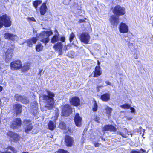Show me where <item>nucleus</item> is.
Wrapping results in <instances>:
<instances>
[{"instance_id":"obj_16","label":"nucleus","mask_w":153,"mask_h":153,"mask_svg":"<svg viewBox=\"0 0 153 153\" xmlns=\"http://www.w3.org/2000/svg\"><path fill=\"white\" fill-rule=\"evenodd\" d=\"M74 121L75 124L77 127L81 126L82 124V118L78 114H76L75 116Z\"/></svg>"},{"instance_id":"obj_60","label":"nucleus","mask_w":153,"mask_h":153,"mask_svg":"<svg viewBox=\"0 0 153 153\" xmlns=\"http://www.w3.org/2000/svg\"><path fill=\"white\" fill-rule=\"evenodd\" d=\"M143 131H144V132L145 131V130L143 129Z\"/></svg>"},{"instance_id":"obj_25","label":"nucleus","mask_w":153,"mask_h":153,"mask_svg":"<svg viewBox=\"0 0 153 153\" xmlns=\"http://www.w3.org/2000/svg\"><path fill=\"white\" fill-rule=\"evenodd\" d=\"M122 131V132H118V134L121 135L123 137H128V134L127 129L126 128H124L123 129Z\"/></svg>"},{"instance_id":"obj_45","label":"nucleus","mask_w":153,"mask_h":153,"mask_svg":"<svg viewBox=\"0 0 153 153\" xmlns=\"http://www.w3.org/2000/svg\"><path fill=\"white\" fill-rule=\"evenodd\" d=\"M105 83L108 85H111V84L109 81H106L105 82Z\"/></svg>"},{"instance_id":"obj_19","label":"nucleus","mask_w":153,"mask_h":153,"mask_svg":"<svg viewBox=\"0 0 153 153\" xmlns=\"http://www.w3.org/2000/svg\"><path fill=\"white\" fill-rule=\"evenodd\" d=\"M59 127L61 129L65 130L67 133L71 132L70 130L69 129L68 127H67L65 123L63 122H61L60 123Z\"/></svg>"},{"instance_id":"obj_44","label":"nucleus","mask_w":153,"mask_h":153,"mask_svg":"<svg viewBox=\"0 0 153 153\" xmlns=\"http://www.w3.org/2000/svg\"><path fill=\"white\" fill-rule=\"evenodd\" d=\"M29 20L31 21H36L35 19L33 17L29 18Z\"/></svg>"},{"instance_id":"obj_46","label":"nucleus","mask_w":153,"mask_h":153,"mask_svg":"<svg viewBox=\"0 0 153 153\" xmlns=\"http://www.w3.org/2000/svg\"><path fill=\"white\" fill-rule=\"evenodd\" d=\"M103 86H98L97 87V91H99V88H100L102 87H103Z\"/></svg>"},{"instance_id":"obj_8","label":"nucleus","mask_w":153,"mask_h":153,"mask_svg":"<svg viewBox=\"0 0 153 153\" xmlns=\"http://www.w3.org/2000/svg\"><path fill=\"white\" fill-rule=\"evenodd\" d=\"M90 39V36L87 33H83L81 34L80 37V39L82 42L85 44H88Z\"/></svg>"},{"instance_id":"obj_43","label":"nucleus","mask_w":153,"mask_h":153,"mask_svg":"<svg viewBox=\"0 0 153 153\" xmlns=\"http://www.w3.org/2000/svg\"><path fill=\"white\" fill-rule=\"evenodd\" d=\"M94 121L97 122H100V118L99 117H97L96 116L94 117Z\"/></svg>"},{"instance_id":"obj_21","label":"nucleus","mask_w":153,"mask_h":153,"mask_svg":"<svg viewBox=\"0 0 153 153\" xmlns=\"http://www.w3.org/2000/svg\"><path fill=\"white\" fill-rule=\"evenodd\" d=\"M14 112L16 114H18L21 113L22 111V106L20 104H17L13 106Z\"/></svg>"},{"instance_id":"obj_28","label":"nucleus","mask_w":153,"mask_h":153,"mask_svg":"<svg viewBox=\"0 0 153 153\" xmlns=\"http://www.w3.org/2000/svg\"><path fill=\"white\" fill-rule=\"evenodd\" d=\"M10 150L12 151L14 153H16L17 152L16 150L13 147L11 146L8 147L7 149V151L5 152H1L0 151V153H11L10 152L8 151Z\"/></svg>"},{"instance_id":"obj_27","label":"nucleus","mask_w":153,"mask_h":153,"mask_svg":"<svg viewBox=\"0 0 153 153\" xmlns=\"http://www.w3.org/2000/svg\"><path fill=\"white\" fill-rule=\"evenodd\" d=\"M56 31L57 33H56L55 35L53 36L51 40V42L52 43H54L59 40L58 33L56 30Z\"/></svg>"},{"instance_id":"obj_39","label":"nucleus","mask_w":153,"mask_h":153,"mask_svg":"<svg viewBox=\"0 0 153 153\" xmlns=\"http://www.w3.org/2000/svg\"><path fill=\"white\" fill-rule=\"evenodd\" d=\"M122 108L124 109H128L129 108L130 106L128 104H126L120 106Z\"/></svg>"},{"instance_id":"obj_40","label":"nucleus","mask_w":153,"mask_h":153,"mask_svg":"<svg viewBox=\"0 0 153 153\" xmlns=\"http://www.w3.org/2000/svg\"><path fill=\"white\" fill-rule=\"evenodd\" d=\"M30 68L29 66L27 65H24L22 68V70L24 71H25L29 69Z\"/></svg>"},{"instance_id":"obj_32","label":"nucleus","mask_w":153,"mask_h":153,"mask_svg":"<svg viewBox=\"0 0 153 153\" xmlns=\"http://www.w3.org/2000/svg\"><path fill=\"white\" fill-rule=\"evenodd\" d=\"M36 49L37 51H40L43 49V46L41 44H38L36 46Z\"/></svg>"},{"instance_id":"obj_53","label":"nucleus","mask_w":153,"mask_h":153,"mask_svg":"<svg viewBox=\"0 0 153 153\" xmlns=\"http://www.w3.org/2000/svg\"><path fill=\"white\" fill-rule=\"evenodd\" d=\"M131 45H132V44H130V43H129V44H128V46L129 47H130L131 46Z\"/></svg>"},{"instance_id":"obj_54","label":"nucleus","mask_w":153,"mask_h":153,"mask_svg":"<svg viewBox=\"0 0 153 153\" xmlns=\"http://www.w3.org/2000/svg\"><path fill=\"white\" fill-rule=\"evenodd\" d=\"M97 64L98 65V66H99V65H100V63L98 60H97Z\"/></svg>"},{"instance_id":"obj_49","label":"nucleus","mask_w":153,"mask_h":153,"mask_svg":"<svg viewBox=\"0 0 153 153\" xmlns=\"http://www.w3.org/2000/svg\"><path fill=\"white\" fill-rule=\"evenodd\" d=\"M94 145L95 147H97L99 146V144L98 143H94Z\"/></svg>"},{"instance_id":"obj_1","label":"nucleus","mask_w":153,"mask_h":153,"mask_svg":"<svg viewBox=\"0 0 153 153\" xmlns=\"http://www.w3.org/2000/svg\"><path fill=\"white\" fill-rule=\"evenodd\" d=\"M48 95H42L39 97V100H43L46 101V105L41 106V111H42L47 110V109H51L54 106V101L53 97L55 95L54 93L49 91H47Z\"/></svg>"},{"instance_id":"obj_23","label":"nucleus","mask_w":153,"mask_h":153,"mask_svg":"<svg viewBox=\"0 0 153 153\" xmlns=\"http://www.w3.org/2000/svg\"><path fill=\"white\" fill-rule=\"evenodd\" d=\"M47 9V7L46 6V4L45 3H43L40 7V10L41 15H44Z\"/></svg>"},{"instance_id":"obj_13","label":"nucleus","mask_w":153,"mask_h":153,"mask_svg":"<svg viewBox=\"0 0 153 153\" xmlns=\"http://www.w3.org/2000/svg\"><path fill=\"white\" fill-rule=\"evenodd\" d=\"M69 100L71 104L74 106H77L80 105V100L77 97H73Z\"/></svg>"},{"instance_id":"obj_47","label":"nucleus","mask_w":153,"mask_h":153,"mask_svg":"<svg viewBox=\"0 0 153 153\" xmlns=\"http://www.w3.org/2000/svg\"><path fill=\"white\" fill-rule=\"evenodd\" d=\"M85 20L84 19H80L79 21V23H81L85 22Z\"/></svg>"},{"instance_id":"obj_11","label":"nucleus","mask_w":153,"mask_h":153,"mask_svg":"<svg viewBox=\"0 0 153 153\" xmlns=\"http://www.w3.org/2000/svg\"><path fill=\"white\" fill-rule=\"evenodd\" d=\"M21 124V121L20 118H16L13 122L10 127L11 128L16 129L20 128Z\"/></svg>"},{"instance_id":"obj_6","label":"nucleus","mask_w":153,"mask_h":153,"mask_svg":"<svg viewBox=\"0 0 153 153\" xmlns=\"http://www.w3.org/2000/svg\"><path fill=\"white\" fill-rule=\"evenodd\" d=\"M22 67V63L20 60L15 61L10 63L11 68L12 70H16L20 69Z\"/></svg>"},{"instance_id":"obj_64","label":"nucleus","mask_w":153,"mask_h":153,"mask_svg":"<svg viewBox=\"0 0 153 153\" xmlns=\"http://www.w3.org/2000/svg\"><path fill=\"white\" fill-rule=\"evenodd\" d=\"M148 153V152H146V153Z\"/></svg>"},{"instance_id":"obj_24","label":"nucleus","mask_w":153,"mask_h":153,"mask_svg":"<svg viewBox=\"0 0 153 153\" xmlns=\"http://www.w3.org/2000/svg\"><path fill=\"white\" fill-rule=\"evenodd\" d=\"M101 99L103 101H107L110 98V94L108 93H106L102 95L100 97Z\"/></svg>"},{"instance_id":"obj_20","label":"nucleus","mask_w":153,"mask_h":153,"mask_svg":"<svg viewBox=\"0 0 153 153\" xmlns=\"http://www.w3.org/2000/svg\"><path fill=\"white\" fill-rule=\"evenodd\" d=\"M100 69V66H96L95 67V71H93L94 77H97L101 75L102 71H101Z\"/></svg>"},{"instance_id":"obj_58","label":"nucleus","mask_w":153,"mask_h":153,"mask_svg":"<svg viewBox=\"0 0 153 153\" xmlns=\"http://www.w3.org/2000/svg\"><path fill=\"white\" fill-rule=\"evenodd\" d=\"M135 58L137 59V57H136V58Z\"/></svg>"},{"instance_id":"obj_51","label":"nucleus","mask_w":153,"mask_h":153,"mask_svg":"<svg viewBox=\"0 0 153 153\" xmlns=\"http://www.w3.org/2000/svg\"><path fill=\"white\" fill-rule=\"evenodd\" d=\"M2 89H3V87L1 86H0V92H1V91H2Z\"/></svg>"},{"instance_id":"obj_57","label":"nucleus","mask_w":153,"mask_h":153,"mask_svg":"<svg viewBox=\"0 0 153 153\" xmlns=\"http://www.w3.org/2000/svg\"><path fill=\"white\" fill-rule=\"evenodd\" d=\"M8 0H6V1H8Z\"/></svg>"},{"instance_id":"obj_3","label":"nucleus","mask_w":153,"mask_h":153,"mask_svg":"<svg viewBox=\"0 0 153 153\" xmlns=\"http://www.w3.org/2000/svg\"><path fill=\"white\" fill-rule=\"evenodd\" d=\"M113 12L118 16L124 15L126 13L125 8L119 5H117L114 8Z\"/></svg>"},{"instance_id":"obj_10","label":"nucleus","mask_w":153,"mask_h":153,"mask_svg":"<svg viewBox=\"0 0 153 153\" xmlns=\"http://www.w3.org/2000/svg\"><path fill=\"white\" fill-rule=\"evenodd\" d=\"M23 123L24 124V127L26 132H28L33 128V127L31 125L32 123L30 120H25L23 122Z\"/></svg>"},{"instance_id":"obj_26","label":"nucleus","mask_w":153,"mask_h":153,"mask_svg":"<svg viewBox=\"0 0 153 153\" xmlns=\"http://www.w3.org/2000/svg\"><path fill=\"white\" fill-rule=\"evenodd\" d=\"M55 121H54L55 122H54L53 121H50L49 122L48 126L49 129L51 130H53L56 127V124Z\"/></svg>"},{"instance_id":"obj_5","label":"nucleus","mask_w":153,"mask_h":153,"mask_svg":"<svg viewBox=\"0 0 153 153\" xmlns=\"http://www.w3.org/2000/svg\"><path fill=\"white\" fill-rule=\"evenodd\" d=\"M4 36L5 39L11 40L14 42L17 41L19 38L16 35L8 32L5 33Z\"/></svg>"},{"instance_id":"obj_30","label":"nucleus","mask_w":153,"mask_h":153,"mask_svg":"<svg viewBox=\"0 0 153 153\" xmlns=\"http://www.w3.org/2000/svg\"><path fill=\"white\" fill-rule=\"evenodd\" d=\"M42 2L41 0H36L33 2V4L35 8H37L38 6Z\"/></svg>"},{"instance_id":"obj_33","label":"nucleus","mask_w":153,"mask_h":153,"mask_svg":"<svg viewBox=\"0 0 153 153\" xmlns=\"http://www.w3.org/2000/svg\"><path fill=\"white\" fill-rule=\"evenodd\" d=\"M15 98L16 101L21 102L22 99L23 98V97L18 94H16L15 96Z\"/></svg>"},{"instance_id":"obj_63","label":"nucleus","mask_w":153,"mask_h":153,"mask_svg":"<svg viewBox=\"0 0 153 153\" xmlns=\"http://www.w3.org/2000/svg\"><path fill=\"white\" fill-rule=\"evenodd\" d=\"M41 72V71H40V73Z\"/></svg>"},{"instance_id":"obj_41","label":"nucleus","mask_w":153,"mask_h":153,"mask_svg":"<svg viewBox=\"0 0 153 153\" xmlns=\"http://www.w3.org/2000/svg\"><path fill=\"white\" fill-rule=\"evenodd\" d=\"M55 153H69V152L66 150L62 149H60L57 152H55Z\"/></svg>"},{"instance_id":"obj_50","label":"nucleus","mask_w":153,"mask_h":153,"mask_svg":"<svg viewBox=\"0 0 153 153\" xmlns=\"http://www.w3.org/2000/svg\"><path fill=\"white\" fill-rule=\"evenodd\" d=\"M131 112H134V111H135V109H134L133 108H131Z\"/></svg>"},{"instance_id":"obj_42","label":"nucleus","mask_w":153,"mask_h":153,"mask_svg":"<svg viewBox=\"0 0 153 153\" xmlns=\"http://www.w3.org/2000/svg\"><path fill=\"white\" fill-rule=\"evenodd\" d=\"M14 133H13V132L11 131H9L7 133H6L7 135L11 137H12L13 134Z\"/></svg>"},{"instance_id":"obj_7","label":"nucleus","mask_w":153,"mask_h":153,"mask_svg":"<svg viewBox=\"0 0 153 153\" xmlns=\"http://www.w3.org/2000/svg\"><path fill=\"white\" fill-rule=\"evenodd\" d=\"M13 50L10 48H9L7 49L5 53V59L6 62H8L10 60L13 56Z\"/></svg>"},{"instance_id":"obj_62","label":"nucleus","mask_w":153,"mask_h":153,"mask_svg":"<svg viewBox=\"0 0 153 153\" xmlns=\"http://www.w3.org/2000/svg\"><path fill=\"white\" fill-rule=\"evenodd\" d=\"M143 135H142V136H143V137L144 138V137H143Z\"/></svg>"},{"instance_id":"obj_48","label":"nucleus","mask_w":153,"mask_h":153,"mask_svg":"<svg viewBox=\"0 0 153 153\" xmlns=\"http://www.w3.org/2000/svg\"><path fill=\"white\" fill-rule=\"evenodd\" d=\"M131 153H141L137 151H132Z\"/></svg>"},{"instance_id":"obj_17","label":"nucleus","mask_w":153,"mask_h":153,"mask_svg":"<svg viewBox=\"0 0 153 153\" xmlns=\"http://www.w3.org/2000/svg\"><path fill=\"white\" fill-rule=\"evenodd\" d=\"M65 142L67 146H71L72 145L74 140L71 137L66 135L65 138Z\"/></svg>"},{"instance_id":"obj_9","label":"nucleus","mask_w":153,"mask_h":153,"mask_svg":"<svg viewBox=\"0 0 153 153\" xmlns=\"http://www.w3.org/2000/svg\"><path fill=\"white\" fill-rule=\"evenodd\" d=\"M31 113L33 115L37 117L38 113V104L36 101H33L31 104Z\"/></svg>"},{"instance_id":"obj_52","label":"nucleus","mask_w":153,"mask_h":153,"mask_svg":"<svg viewBox=\"0 0 153 153\" xmlns=\"http://www.w3.org/2000/svg\"><path fill=\"white\" fill-rule=\"evenodd\" d=\"M141 150L143 152H146V151L145 150H144V149H141Z\"/></svg>"},{"instance_id":"obj_34","label":"nucleus","mask_w":153,"mask_h":153,"mask_svg":"<svg viewBox=\"0 0 153 153\" xmlns=\"http://www.w3.org/2000/svg\"><path fill=\"white\" fill-rule=\"evenodd\" d=\"M16 141H18L20 139V137L17 134L14 133L12 137Z\"/></svg>"},{"instance_id":"obj_15","label":"nucleus","mask_w":153,"mask_h":153,"mask_svg":"<svg viewBox=\"0 0 153 153\" xmlns=\"http://www.w3.org/2000/svg\"><path fill=\"white\" fill-rule=\"evenodd\" d=\"M119 29L120 32L122 33H127L128 31L127 25L125 23H121L120 24Z\"/></svg>"},{"instance_id":"obj_55","label":"nucleus","mask_w":153,"mask_h":153,"mask_svg":"<svg viewBox=\"0 0 153 153\" xmlns=\"http://www.w3.org/2000/svg\"><path fill=\"white\" fill-rule=\"evenodd\" d=\"M127 119L128 120H131V118L130 117H128Z\"/></svg>"},{"instance_id":"obj_36","label":"nucleus","mask_w":153,"mask_h":153,"mask_svg":"<svg viewBox=\"0 0 153 153\" xmlns=\"http://www.w3.org/2000/svg\"><path fill=\"white\" fill-rule=\"evenodd\" d=\"M55 116H54V121H56V120L57 119L58 116L59 114V111L58 109L56 108L55 110Z\"/></svg>"},{"instance_id":"obj_61","label":"nucleus","mask_w":153,"mask_h":153,"mask_svg":"<svg viewBox=\"0 0 153 153\" xmlns=\"http://www.w3.org/2000/svg\"><path fill=\"white\" fill-rule=\"evenodd\" d=\"M140 129H142V127H140Z\"/></svg>"},{"instance_id":"obj_12","label":"nucleus","mask_w":153,"mask_h":153,"mask_svg":"<svg viewBox=\"0 0 153 153\" xmlns=\"http://www.w3.org/2000/svg\"><path fill=\"white\" fill-rule=\"evenodd\" d=\"M65 45L63 44L61 42H59L54 45L53 48L55 51L59 52V55H61L62 50H64L63 48Z\"/></svg>"},{"instance_id":"obj_59","label":"nucleus","mask_w":153,"mask_h":153,"mask_svg":"<svg viewBox=\"0 0 153 153\" xmlns=\"http://www.w3.org/2000/svg\"><path fill=\"white\" fill-rule=\"evenodd\" d=\"M135 58L137 59V57H136V58Z\"/></svg>"},{"instance_id":"obj_56","label":"nucleus","mask_w":153,"mask_h":153,"mask_svg":"<svg viewBox=\"0 0 153 153\" xmlns=\"http://www.w3.org/2000/svg\"><path fill=\"white\" fill-rule=\"evenodd\" d=\"M22 153H28L27 152H23Z\"/></svg>"},{"instance_id":"obj_22","label":"nucleus","mask_w":153,"mask_h":153,"mask_svg":"<svg viewBox=\"0 0 153 153\" xmlns=\"http://www.w3.org/2000/svg\"><path fill=\"white\" fill-rule=\"evenodd\" d=\"M37 40L38 39L36 37H33L29 39L27 41L28 45L30 47H32L33 44H35L36 43Z\"/></svg>"},{"instance_id":"obj_38","label":"nucleus","mask_w":153,"mask_h":153,"mask_svg":"<svg viewBox=\"0 0 153 153\" xmlns=\"http://www.w3.org/2000/svg\"><path fill=\"white\" fill-rule=\"evenodd\" d=\"M97 105L96 102H94V106L93 108V110L94 111H96L97 110Z\"/></svg>"},{"instance_id":"obj_14","label":"nucleus","mask_w":153,"mask_h":153,"mask_svg":"<svg viewBox=\"0 0 153 153\" xmlns=\"http://www.w3.org/2000/svg\"><path fill=\"white\" fill-rule=\"evenodd\" d=\"M109 20L112 25H116L119 23V17L117 15H113L110 16Z\"/></svg>"},{"instance_id":"obj_4","label":"nucleus","mask_w":153,"mask_h":153,"mask_svg":"<svg viewBox=\"0 0 153 153\" xmlns=\"http://www.w3.org/2000/svg\"><path fill=\"white\" fill-rule=\"evenodd\" d=\"M72 109L68 104L65 105L63 108L62 111V115L68 116L71 114Z\"/></svg>"},{"instance_id":"obj_35","label":"nucleus","mask_w":153,"mask_h":153,"mask_svg":"<svg viewBox=\"0 0 153 153\" xmlns=\"http://www.w3.org/2000/svg\"><path fill=\"white\" fill-rule=\"evenodd\" d=\"M21 102L23 103L27 104L29 102V100L25 96H23V98L22 99Z\"/></svg>"},{"instance_id":"obj_37","label":"nucleus","mask_w":153,"mask_h":153,"mask_svg":"<svg viewBox=\"0 0 153 153\" xmlns=\"http://www.w3.org/2000/svg\"><path fill=\"white\" fill-rule=\"evenodd\" d=\"M75 37V35L72 32L70 35L69 36V40L70 42H72L74 39Z\"/></svg>"},{"instance_id":"obj_2","label":"nucleus","mask_w":153,"mask_h":153,"mask_svg":"<svg viewBox=\"0 0 153 153\" xmlns=\"http://www.w3.org/2000/svg\"><path fill=\"white\" fill-rule=\"evenodd\" d=\"M53 32L51 31H44L36 35L39 39L45 45L49 41V36L52 35Z\"/></svg>"},{"instance_id":"obj_29","label":"nucleus","mask_w":153,"mask_h":153,"mask_svg":"<svg viewBox=\"0 0 153 153\" xmlns=\"http://www.w3.org/2000/svg\"><path fill=\"white\" fill-rule=\"evenodd\" d=\"M60 40L63 44L65 45L63 48L64 50L66 51L68 49V47L69 46V45H66L65 42V38L64 36H62L60 38Z\"/></svg>"},{"instance_id":"obj_18","label":"nucleus","mask_w":153,"mask_h":153,"mask_svg":"<svg viewBox=\"0 0 153 153\" xmlns=\"http://www.w3.org/2000/svg\"><path fill=\"white\" fill-rule=\"evenodd\" d=\"M103 131H115L116 130V128L111 125H106L103 128Z\"/></svg>"},{"instance_id":"obj_31","label":"nucleus","mask_w":153,"mask_h":153,"mask_svg":"<svg viewBox=\"0 0 153 153\" xmlns=\"http://www.w3.org/2000/svg\"><path fill=\"white\" fill-rule=\"evenodd\" d=\"M106 113L108 114V117L110 116L112 111V109L108 106H106L105 108Z\"/></svg>"}]
</instances>
